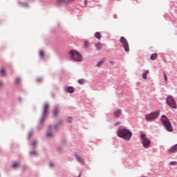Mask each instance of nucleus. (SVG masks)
<instances>
[{
	"instance_id": "1",
	"label": "nucleus",
	"mask_w": 177,
	"mask_h": 177,
	"mask_svg": "<svg viewBox=\"0 0 177 177\" xmlns=\"http://www.w3.org/2000/svg\"><path fill=\"white\" fill-rule=\"evenodd\" d=\"M117 135L118 138L128 141L132 138V131L125 127H120L117 131Z\"/></svg>"
},
{
	"instance_id": "2",
	"label": "nucleus",
	"mask_w": 177,
	"mask_h": 177,
	"mask_svg": "<svg viewBox=\"0 0 177 177\" xmlns=\"http://www.w3.org/2000/svg\"><path fill=\"white\" fill-rule=\"evenodd\" d=\"M48 109H49V104H44L43 106V111L40 119V122L37 127L38 129H42L44 128V122L46 121V117H48Z\"/></svg>"
},
{
	"instance_id": "3",
	"label": "nucleus",
	"mask_w": 177,
	"mask_h": 177,
	"mask_svg": "<svg viewBox=\"0 0 177 177\" xmlns=\"http://www.w3.org/2000/svg\"><path fill=\"white\" fill-rule=\"evenodd\" d=\"M160 121L163 127H165L166 131H167L168 132H172L174 131L172 124H171V122L169 121V119H168L167 115H162L161 116Z\"/></svg>"
},
{
	"instance_id": "4",
	"label": "nucleus",
	"mask_w": 177,
	"mask_h": 177,
	"mask_svg": "<svg viewBox=\"0 0 177 177\" xmlns=\"http://www.w3.org/2000/svg\"><path fill=\"white\" fill-rule=\"evenodd\" d=\"M160 110L153 111L150 113L145 114V120L147 122H153V121L157 120L160 117Z\"/></svg>"
},
{
	"instance_id": "5",
	"label": "nucleus",
	"mask_w": 177,
	"mask_h": 177,
	"mask_svg": "<svg viewBox=\"0 0 177 177\" xmlns=\"http://www.w3.org/2000/svg\"><path fill=\"white\" fill-rule=\"evenodd\" d=\"M69 56L71 60H75V62H81L82 60V55L74 49L69 51Z\"/></svg>"
},
{
	"instance_id": "6",
	"label": "nucleus",
	"mask_w": 177,
	"mask_h": 177,
	"mask_svg": "<svg viewBox=\"0 0 177 177\" xmlns=\"http://www.w3.org/2000/svg\"><path fill=\"white\" fill-rule=\"evenodd\" d=\"M63 124V122L62 120H59L57 124L52 126L48 127V131L49 132L46 133V138H50L52 137V133L53 132H57L59 131V128L60 125Z\"/></svg>"
},
{
	"instance_id": "7",
	"label": "nucleus",
	"mask_w": 177,
	"mask_h": 177,
	"mask_svg": "<svg viewBox=\"0 0 177 177\" xmlns=\"http://www.w3.org/2000/svg\"><path fill=\"white\" fill-rule=\"evenodd\" d=\"M166 104L171 107V109H176V101L172 95H167L166 98Z\"/></svg>"
},
{
	"instance_id": "8",
	"label": "nucleus",
	"mask_w": 177,
	"mask_h": 177,
	"mask_svg": "<svg viewBox=\"0 0 177 177\" xmlns=\"http://www.w3.org/2000/svg\"><path fill=\"white\" fill-rule=\"evenodd\" d=\"M140 139L142 140V146L145 147V149H148V147H150V145L151 144V141L150 139L147 138L146 137V134L142 133L140 135Z\"/></svg>"
},
{
	"instance_id": "9",
	"label": "nucleus",
	"mask_w": 177,
	"mask_h": 177,
	"mask_svg": "<svg viewBox=\"0 0 177 177\" xmlns=\"http://www.w3.org/2000/svg\"><path fill=\"white\" fill-rule=\"evenodd\" d=\"M120 42L122 44L125 52H129V43H128V40H127L125 37H121Z\"/></svg>"
},
{
	"instance_id": "10",
	"label": "nucleus",
	"mask_w": 177,
	"mask_h": 177,
	"mask_svg": "<svg viewBox=\"0 0 177 177\" xmlns=\"http://www.w3.org/2000/svg\"><path fill=\"white\" fill-rule=\"evenodd\" d=\"M60 111V106L59 104H57L54 106V111H53V117H57V114Z\"/></svg>"
},
{
	"instance_id": "11",
	"label": "nucleus",
	"mask_w": 177,
	"mask_h": 177,
	"mask_svg": "<svg viewBox=\"0 0 177 177\" xmlns=\"http://www.w3.org/2000/svg\"><path fill=\"white\" fill-rule=\"evenodd\" d=\"M114 117L115 118H120L121 115H122V110L121 109H117L114 113H113Z\"/></svg>"
},
{
	"instance_id": "12",
	"label": "nucleus",
	"mask_w": 177,
	"mask_h": 177,
	"mask_svg": "<svg viewBox=\"0 0 177 177\" xmlns=\"http://www.w3.org/2000/svg\"><path fill=\"white\" fill-rule=\"evenodd\" d=\"M176 151H177V144L174 145L169 149H168V153L169 154H172L174 153H176Z\"/></svg>"
},
{
	"instance_id": "13",
	"label": "nucleus",
	"mask_w": 177,
	"mask_h": 177,
	"mask_svg": "<svg viewBox=\"0 0 177 177\" xmlns=\"http://www.w3.org/2000/svg\"><path fill=\"white\" fill-rule=\"evenodd\" d=\"M75 157L77 159V160L78 161V162H80L81 164H84V158H82V157H81V156L77 155V153H75Z\"/></svg>"
},
{
	"instance_id": "14",
	"label": "nucleus",
	"mask_w": 177,
	"mask_h": 177,
	"mask_svg": "<svg viewBox=\"0 0 177 177\" xmlns=\"http://www.w3.org/2000/svg\"><path fill=\"white\" fill-rule=\"evenodd\" d=\"M65 90L68 93H73L74 91H75V88L74 87H73V86H68Z\"/></svg>"
},
{
	"instance_id": "15",
	"label": "nucleus",
	"mask_w": 177,
	"mask_h": 177,
	"mask_svg": "<svg viewBox=\"0 0 177 177\" xmlns=\"http://www.w3.org/2000/svg\"><path fill=\"white\" fill-rule=\"evenodd\" d=\"M95 47L97 50H102L103 48V45H102V43L98 42L95 44Z\"/></svg>"
},
{
	"instance_id": "16",
	"label": "nucleus",
	"mask_w": 177,
	"mask_h": 177,
	"mask_svg": "<svg viewBox=\"0 0 177 177\" xmlns=\"http://www.w3.org/2000/svg\"><path fill=\"white\" fill-rule=\"evenodd\" d=\"M157 57H158V54H157V53H155L153 54H151V55L150 57V59L151 60H156V59H157Z\"/></svg>"
},
{
	"instance_id": "17",
	"label": "nucleus",
	"mask_w": 177,
	"mask_h": 177,
	"mask_svg": "<svg viewBox=\"0 0 177 177\" xmlns=\"http://www.w3.org/2000/svg\"><path fill=\"white\" fill-rule=\"evenodd\" d=\"M104 62H106V60H104V59H102L101 61H99L97 63L96 66L97 67H100V66H103V64H104Z\"/></svg>"
},
{
	"instance_id": "18",
	"label": "nucleus",
	"mask_w": 177,
	"mask_h": 177,
	"mask_svg": "<svg viewBox=\"0 0 177 177\" xmlns=\"http://www.w3.org/2000/svg\"><path fill=\"white\" fill-rule=\"evenodd\" d=\"M94 35H95V38H97V39H102V34H100V32H96Z\"/></svg>"
},
{
	"instance_id": "19",
	"label": "nucleus",
	"mask_w": 177,
	"mask_h": 177,
	"mask_svg": "<svg viewBox=\"0 0 177 177\" xmlns=\"http://www.w3.org/2000/svg\"><path fill=\"white\" fill-rule=\"evenodd\" d=\"M60 3H66V0H57V6H60Z\"/></svg>"
},
{
	"instance_id": "20",
	"label": "nucleus",
	"mask_w": 177,
	"mask_h": 177,
	"mask_svg": "<svg viewBox=\"0 0 177 177\" xmlns=\"http://www.w3.org/2000/svg\"><path fill=\"white\" fill-rule=\"evenodd\" d=\"M32 135H34V131H29L28 136V140H30V139H31Z\"/></svg>"
},
{
	"instance_id": "21",
	"label": "nucleus",
	"mask_w": 177,
	"mask_h": 177,
	"mask_svg": "<svg viewBox=\"0 0 177 177\" xmlns=\"http://www.w3.org/2000/svg\"><path fill=\"white\" fill-rule=\"evenodd\" d=\"M0 75L1 77H5V69L1 68L0 70Z\"/></svg>"
},
{
	"instance_id": "22",
	"label": "nucleus",
	"mask_w": 177,
	"mask_h": 177,
	"mask_svg": "<svg viewBox=\"0 0 177 177\" xmlns=\"http://www.w3.org/2000/svg\"><path fill=\"white\" fill-rule=\"evenodd\" d=\"M78 84H80V85H84L85 84V80L84 79H80L78 80Z\"/></svg>"
},
{
	"instance_id": "23",
	"label": "nucleus",
	"mask_w": 177,
	"mask_h": 177,
	"mask_svg": "<svg viewBox=\"0 0 177 177\" xmlns=\"http://www.w3.org/2000/svg\"><path fill=\"white\" fill-rule=\"evenodd\" d=\"M20 81H21L20 77H17L15 79V84H16V85H19V84H20Z\"/></svg>"
},
{
	"instance_id": "24",
	"label": "nucleus",
	"mask_w": 177,
	"mask_h": 177,
	"mask_svg": "<svg viewBox=\"0 0 177 177\" xmlns=\"http://www.w3.org/2000/svg\"><path fill=\"white\" fill-rule=\"evenodd\" d=\"M19 167L18 162H15L13 165H11L12 168H17Z\"/></svg>"
},
{
	"instance_id": "25",
	"label": "nucleus",
	"mask_w": 177,
	"mask_h": 177,
	"mask_svg": "<svg viewBox=\"0 0 177 177\" xmlns=\"http://www.w3.org/2000/svg\"><path fill=\"white\" fill-rule=\"evenodd\" d=\"M142 77L143 78V80H147V75L145 73H143L142 74Z\"/></svg>"
},
{
	"instance_id": "26",
	"label": "nucleus",
	"mask_w": 177,
	"mask_h": 177,
	"mask_svg": "<svg viewBox=\"0 0 177 177\" xmlns=\"http://www.w3.org/2000/svg\"><path fill=\"white\" fill-rule=\"evenodd\" d=\"M88 46H89V41H84V48H88Z\"/></svg>"
},
{
	"instance_id": "27",
	"label": "nucleus",
	"mask_w": 177,
	"mask_h": 177,
	"mask_svg": "<svg viewBox=\"0 0 177 177\" xmlns=\"http://www.w3.org/2000/svg\"><path fill=\"white\" fill-rule=\"evenodd\" d=\"M164 78H165V82L166 84L168 83V77H167V74L164 73Z\"/></svg>"
},
{
	"instance_id": "28",
	"label": "nucleus",
	"mask_w": 177,
	"mask_h": 177,
	"mask_svg": "<svg viewBox=\"0 0 177 177\" xmlns=\"http://www.w3.org/2000/svg\"><path fill=\"white\" fill-rule=\"evenodd\" d=\"M67 122H69V124H71V122H73V118L71 117L67 118Z\"/></svg>"
},
{
	"instance_id": "29",
	"label": "nucleus",
	"mask_w": 177,
	"mask_h": 177,
	"mask_svg": "<svg viewBox=\"0 0 177 177\" xmlns=\"http://www.w3.org/2000/svg\"><path fill=\"white\" fill-rule=\"evenodd\" d=\"M121 122L120 121H118V122H116L115 124H114V127H120V125H121Z\"/></svg>"
},
{
	"instance_id": "30",
	"label": "nucleus",
	"mask_w": 177,
	"mask_h": 177,
	"mask_svg": "<svg viewBox=\"0 0 177 177\" xmlns=\"http://www.w3.org/2000/svg\"><path fill=\"white\" fill-rule=\"evenodd\" d=\"M30 156H37V152L34 151H31L30 152Z\"/></svg>"
},
{
	"instance_id": "31",
	"label": "nucleus",
	"mask_w": 177,
	"mask_h": 177,
	"mask_svg": "<svg viewBox=\"0 0 177 177\" xmlns=\"http://www.w3.org/2000/svg\"><path fill=\"white\" fill-rule=\"evenodd\" d=\"M19 3L21 4V6H23V7L28 6V4H27L26 3L19 2Z\"/></svg>"
},
{
	"instance_id": "32",
	"label": "nucleus",
	"mask_w": 177,
	"mask_h": 177,
	"mask_svg": "<svg viewBox=\"0 0 177 177\" xmlns=\"http://www.w3.org/2000/svg\"><path fill=\"white\" fill-rule=\"evenodd\" d=\"M38 143L37 141H32L30 143V146H35Z\"/></svg>"
},
{
	"instance_id": "33",
	"label": "nucleus",
	"mask_w": 177,
	"mask_h": 177,
	"mask_svg": "<svg viewBox=\"0 0 177 177\" xmlns=\"http://www.w3.org/2000/svg\"><path fill=\"white\" fill-rule=\"evenodd\" d=\"M39 56H40V57H42L44 56V50H41L39 52Z\"/></svg>"
},
{
	"instance_id": "34",
	"label": "nucleus",
	"mask_w": 177,
	"mask_h": 177,
	"mask_svg": "<svg viewBox=\"0 0 177 177\" xmlns=\"http://www.w3.org/2000/svg\"><path fill=\"white\" fill-rule=\"evenodd\" d=\"M42 78L41 77H39L37 79V82H42Z\"/></svg>"
},
{
	"instance_id": "35",
	"label": "nucleus",
	"mask_w": 177,
	"mask_h": 177,
	"mask_svg": "<svg viewBox=\"0 0 177 177\" xmlns=\"http://www.w3.org/2000/svg\"><path fill=\"white\" fill-rule=\"evenodd\" d=\"M57 150H58V151H59V153H62V151H63V149L62 148V147H59L57 148Z\"/></svg>"
},
{
	"instance_id": "36",
	"label": "nucleus",
	"mask_w": 177,
	"mask_h": 177,
	"mask_svg": "<svg viewBox=\"0 0 177 177\" xmlns=\"http://www.w3.org/2000/svg\"><path fill=\"white\" fill-rule=\"evenodd\" d=\"M170 165H177V162H170Z\"/></svg>"
},
{
	"instance_id": "37",
	"label": "nucleus",
	"mask_w": 177,
	"mask_h": 177,
	"mask_svg": "<svg viewBox=\"0 0 177 177\" xmlns=\"http://www.w3.org/2000/svg\"><path fill=\"white\" fill-rule=\"evenodd\" d=\"M144 73L147 75V74H149V70H147V71H145Z\"/></svg>"
},
{
	"instance_id": "38",
	"label": "nucleus",
	"mask_w": 177,
	"mask_h": 177,
	"mask_svg": "<svg viewBox=\"0 0 177 177\" xmlns=\"http://www.w3.org/2000/svg\"><path fill=\"white\" fill-rule=\"evenodd\" d=\"M84 5H88V0H84Z\"/></svg>"
},
{
	"instance_id": "39",
	"label": "nucleus",
	"mask_w": 177,
	"mask_h": 177,
	"mask_svg": "<svg viewBox=\"0 0 177 177\" xmlns=\"http://www.w3.org/2000/svg\"><path fill=\"white\" fill-rule=\"evenodd\" d=\"M53 167V163H50V167L52 168Z\"/></svg>"
},
{
	"instance_id": "40",
	"label": "nucleus",
	"mask_w": 177,
	"mask_h": 177,
	"mask_svg": "<svg viewBox=\"0 0 177 177\" xmlns=\"http://www.w3.org/2000/svg\"><path fill=\"white\" fill-rule=\"evenodd\" d=\"M0 86H2V82L0 81Z\"/></svg>"
},
{
	"instance_id": "41",
	"label": "nucleus",
	"mask_w": 177,
	"mask_h": 177,
	"mask_svg": "<svg viewBox=\"0 0 177 177\" xmlns=\"http://www.w3.org/2000/svg\"><path fill=\"white\" fill-rule=\"evenodd\" d=\"M77 177H81V173H80Z\"/></svg>"
},
{
	"instance_id": "42",
	"label": "nucleus",
	"mask_w": 177,
	"mask_h": 177,
	"mask_svg": "<svg viewBox=\"0 0 177 177\" xmlns=\"http://www.w3.org/2000/svg\"><path fill=\"white\" fill-rule=\"evenodd\" d=\"M19 100L21 101V97H19Z\"/></svg>"
},
{
	"instance_id": "43",
	"label": "nucleus",
	"mask_w": 177,
	"mask_h": 177,
	"mask_svg": "<svg viewBox=\"0 0 177 177\" xmlns=\"http://www.w3.org/2000/svg\"><path fill=\"white\" fill-rule=\"evenodd\" d=\"M115 17V19H116V17Z\"/></svg>"
}]
</instances>
